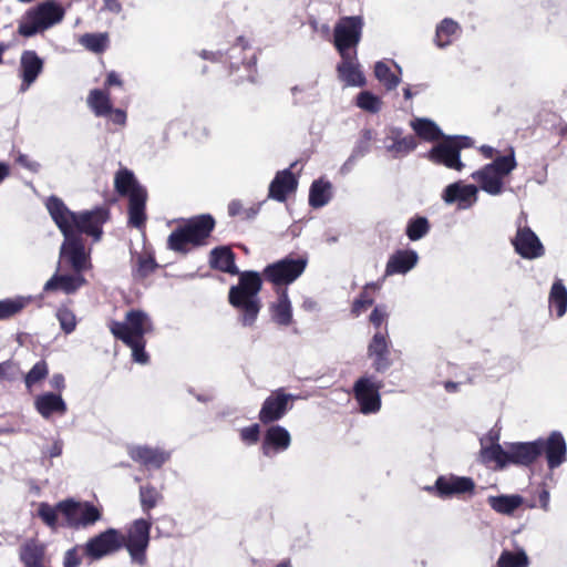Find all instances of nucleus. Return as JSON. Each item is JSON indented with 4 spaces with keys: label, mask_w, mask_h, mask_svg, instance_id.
I'll return each mask as SVG.
<instances>
[{
    "label": "nucleus",
    "mask_w": 567,
    "mask_h": 567,
    "mask_svg": "<svg viewBox=\"0 0 567 567\" xmlns=\"http://www.w3.org/2000/svg\"><path fill=\"white\" fill-rule=\"evenodd\" d=\"M212 268L226 274L237 275L238 284L228 291V302L237 310L238 321L243 327H254L261 310L259 292L262 278L254 270L239 271L235 264V254L229 247H216L210 251Z\"/></svg>",
    "instance_id": "1"
},
{
    "label": "nucleus",
    "mask_w": 567,
    "mask_h": 567,
    "mask_svg": "<svg viewBox=\"0 0 567 567\" xmlns=\"http://www.w3.org/2000/svg\"><path fill=\"white\" fill-rule=\"evenodd\" d=\"M45 207L60 229L62 235L85 234L99 241L103 235V226L109 221L111 212L106 206H96L91 210L72 212L64 202L58 196H50L45 202Z\"/></svg>",
    "instance_id": "2"
},
{
    "label": "nucleus",
    "mask_w": 567,
    "mask_h": 567,
    "mask_svg": "<svg viewBox=\"0 0 567 567\" xmlns=\"http://www.w3.org/2000/svg\"><path fill=\"white\" fill-rule=\"evenodd\" d=\"M109 328L115 339L121 340L132 350L135 362L142 364L148 362L150 357L145 351V334L153 330V326L144 311L132 309L126 312L124 322L112 320Z\"/></svg>",
    "instance_id": "3"
},
{
    "label": "nucleus",
    "mask_w": 567,
    "mask_h": 567,
    "mask_svg": "<svg viewBox=\"0 0 567 567\" xmlns=\"http://www.w3.org/2000/svg\"><path fill=\"white\" fill-rule=\"evenodd\" d=\"M215 226L216 220L210 214L194 216L171 233L167 238V248L175 252L187 254L189 246H205Z\"/></svg>",
    "instance_id": "4"
},
{
    "label": "nucleus",
    "mask_w": 567,
    "mask_h": 567,
    "mask_svg": "<svg viewBox=\"0 0 567 567\" xmlns=\"http://www.w3.org/2000/svg\"><path fill=\"white\" fill-rule=\"evenodd\" d=\"M65 11L61 4L47 0L25 11L18 25V33L31 38L61 22Z\"/></svg>",
    "instance_id": "5"
},
{
    "label": "nucleus",
    "mask_w": 567,
    "mask_h": 567,
    "mask_svg": "<svg viewBox=\"0 0 567 567\" xmlns=\"http://www.w3.org/2000/svg\"><path fill=\"white\" fill-rule=\"evenodd\" d=\"M517 166L514 150L509 154L497 156L489 164L472 174V178L477 182L481 189L489 195L496 196L504 192V178L508 176Z\"/></svg>",
    "instance_id": "6"
},
{
    "label": "nucleus",
    "mask_w": 567,
    "mask_h": 567,
    "mask_svg": "<svg viewBox=\"0 0 567 567\" xmlns=\"http://www.w3.org/2000/svg\"><path fill=\"white\" fill-rule=\"evenodd\" d=\"M58 509L64 519L61 526L70 529L87 528L102 518V511L90 502L68 498L58 503Z\"/></svg>",
    "instance_id": "7"
},
{
    "label": "nucleus",
    "mask_w": 567,
    "mask_h": 567,
    "mask_svg": "<svg viewBox=\"0 0 567 567\" xmlns=\"http://www.w3.org/2000/svg\"><path fill=\"white\" fill-rule=\"evenodd\" d=\"M307 259L302 257H285L278 261L267 265L262 274V281L271 284L276 289H287V286L295 282L305 271Z\"/></svg>",
    "instance_id": "8"
},
{
    "label": "nucleus",
    "mask_w": 567,
    "mask_h": 567,
    "mask_svg": "<svg viewBox=\"0 0 567 567\" xmlns=\"http://www.w3.org/2000/svg\"><path fill=\"white\" fill-rule=\"evenodd\" d=\"M151 522L138 518L128 526L125 534L121 532L122 548L128 551L132 563L138 566H144L147 563L146 551L151 539Z\"/></svg>",
    "instance_id": "9"
},
{
    "label": "nucleus",
    "mask_w": 567,
    "mask_h": 567,
    "mask_svg": "<svg viewBox=\"0 0 567 567\" xmlns=\"http://www.w3.org/2000/svg\"><path fill=\"white\" fill-rule=\"evenodd\" d=\"M472 141L467 136H443L442 141L434 145L426 157L436 165L462 171L464 164L461 162V150L470 147Z\"/></svg>",
    "instance_id": "10"
},
{
    "label": "nucleus",
    "mask_w": 567,
    "mask_h": 567,
    "mask_svg": "<svg viewBox=\"0 0 567 567\" xmlns=\"http://www.w3.org/2000/svg\"><path fill=\"white\" fill-rule=\"evenodd\" d=\"M363 19L360 16L342 17L333 29V44L339 54L358 53L362 38Z\"/></svg>",
    "instance_id": "11"
},
{
    "label": "nucleus",
    "mask_w": 567,
    "mask_h": 567,
    "mask_svg": "<svg viewBox=\"0 0 567 567\" xmlns=\"http://www.w3.org/2000/svg\"><path fill=\"white\" fill-rule=\"evenodd\" d=\"M424 489L442 499L464 498L475 494L476 484L472 477L451 474L439 476L433 486H426Z\"/></svg>",
    "instance_id": "12"
},
{
    "label": "nucleus",
    "mask_w": 567,
    "mask_h": 567,
    "mask_svg": "<svg viewBox=\"0 0 567 567\" xmlns=\"http://www.w3.org/2000/svg\"><path fill=\"white\" fill-rule=\"evenodd\" d=\"M60 258L68 262L72 270L82 274L91 267L90 254L85 250V240L80 235H63Z\"/></svg>",
    "instance_id": "13"
},
{
    "label": "nucleus",
    "mask_w": 567,
    "mask_h": 567,
    "mask_svg": "<svg viewBox=\"0 0 567 567\" xmlns=\"http://www.w3.org/2000/svg\"><path fill=\"white\" fill-rule=\"evenodd\" d=\"M295 396L279 388L267 396L261 405L258 419L261 424H274L281 420L292 408Z\"/></svg>",
    "instance_id": "14"
},
{
    "label": "nucleus",
    "mask_w": 567,
    "mask_h": 567,
    "mask_svg": "<svg viewBox=\"0 0 567 567\" xmlns=\"http://www.w3.org/2000/svg\"><path fill=\"white\" fill-rule=\"evenodd\" d=\"M121 530L107 528L104 532L91 537L84 545V555L91 560H100L105 556L115 554L122 549L120 543Z\"/></svg>",
    "instance_id": "15"
},
{
    "label": "nucleus",
    "mask_w": 567,
    "mask_h": 567,
    "mask_svg": "<svg viewBox=\"0 0 567 567\" xmlns=\"http://www.w3.org/2000/svg\"><path fill=\"white\" fill-rule=\"evenodd\" d=\"M381 383H375L369 377L359 378L353 384V396L357 400L360 412L373 414L381 409Z\"/></svg>",
    "instance_id": "16"
},
{
    "label": "nucleus",
    "mask_w": 567,
    "mask_h": 567,
    "mask_svg": "<svg viewBox=\"0 0 567 567\" xmlns=\"http://www.w3.org/2000/svg\"><path fill=\"white\" fill-rule=\"evenodd\" d=\"M539 446V456L545 454L549 470L559 467L567 460V444L563 434L553 431L546 439L536 440Z\"/></svg>",
    "instance_id": "17"
},
{
    "label": "nucleus",
    "mask_w": 567,
    "mask_h": 567,
    "mask_svg": "<svg viewBox=\"0 0 567 567\" xmlns=\"http://www.w3.org/2000/svg\"><path fill=\"white\" fill-rule=\"evenodd\" d=\"M515 251L524 259H536L545 254V248L537 235L528 227H518L512 239Z\"/></svg>",
    "instance_id": "18"
},
{
    "label": "nucleus",
    "mask_w": 567,
    "mask_h": 567,
    "mask_svg": "<svg viewBox=\"0 0 567 567\" xmlns=\"http://www.w3.org/2000/svg\"><path fill=\"white\" fill-rule=\"evenodd\" d=\"M261 442V453L265 456H272L289 449L291 435L289 431L278 424H268Z\"/></svg>",
    "instance_id": "19"
},
{
    "label": "nucleus",
    "mask_w": 567,
    "mask_h": 567,
    "mask_svg": "<svg viewBox=\"0 0 567 567\" xmlns=\"http://www.w3.org/2000/svg\"><path fill=\"white\" fill-rule=\"evenodd\" d=\"M417 146L413 135H403L400 127H390L384 138V148L393 157L400 158L413 152Z\"/></svg>",
    "instance_id": "20"
},
{
    "label": "nucleus",
    "mask_w": 567,
    "mask_h": 567,
    "mask_svg": "<svg viewBox=\"0 0 567 567\" xmlns=\"http://www.w3.org/2000/svg\"><path fill=\"white\" fill-rule=\"evenodd\" d=\"M297 163H292L289 168L279 171L271 181L268 189V197L277 202H286L289 194L295 193L298 187V179L291 172Z\"/></svg>",
    "instance_id": "21"
},
{
    "label": "nucleus",
    "mask_w": 567,
    "mask_h": 567,
    "mask_svg": "<svg viewBox=\"0 0 567 567\" xmlns=\"http://www.w3.org/2000/svg\"><path fill=\"white\" fill-rule=\"evenodd\" d=\"M44 69V61L33 50H25L20 56V78L21 90H28L42 73Z\"/></svg>",
    "instance_id": "22"
},
{
    "label": "nucleus",
    "mask_w": 567,
    "mask_h": 567,
    "mask_svg": "<svg viewBox=\"0 0 567 567\" xmlns=\"http://www.w3.org/2000/svg\"><path fill=\"white\" fill-rule=\"evenodd\" d=\"M341 62L337 65L338 76L347 85L362 86L365 84L363 73L360 71L358 62V53L351 52L340 54Z\"/></svg>",
    "instance_id": "23"
},
{
    "label": "nucleus",
    "mask_w": 567,
    "mask_h": 567,
    "mask_svg": "<svg viewBox=\"0 0 567 567\" xmlns=\"http://www.w3.org/2000/svg\"><path fill=\"white\" fill-rule=\"evenodd\" d=\"M539 457L537 441L515 442L508 444V464L530 466Z\"/></svg>",
    "instance_id": "24"
},
{
    "label": "nucleus",
    "mask_w": 567,
    "mask_h": 567,
    "mask_svg": "<svg viewBox=\"0 0 567 567\" xmlns=\"http://www.w3.org/2000/svg\"><path fill=\"white\" fill-rule=\"evenodd\" d=\"M417 260L419 256L415 250L399 249L389 257L384 275L386 277L399 274L404 275L416 266Z\"/></svg>",
    "instance_id": "25"
},
{
    "label": "nucleus",
    "mask_w": 567,
    "mask_h": 567,
    "mask_svg": "<svg viewBox=\"0 0 567 567\" xmlns=\"http://www.w3.org/2000/svg\"><path fill=\"white\" fill-rule=\"evenodd\" d=\"M86 285V279L82 274L60 275L54 274L44 285L43 292L62 291L65 295L76 292Z\"/></svg>",
    "instance_id": "26"
},
{
    "label": "nucleus",
    "mask_w": 567,
    "mask_h": 567,
    "mask_svg": "<svg viewBox=\"0 0 567 567\" xmlns=\"http://www.w3.org/2000/svg\"><path fill=\"white\" fill-rule=\"evenodd\" d=\"M34 408L43 419H50L53 414L64 415L68 411L65 401L60 394L45 392L34 399Z\"/></svg>",
    "instance_id": "27"
},
{
    "label": "nucleus",
    "mask_w": 567,
    "mask_h": 567,
    "mask_svg": "<svg viewBox=\"0 0 567 567\" xmlns=\"http://www.w3.org/2000/svg\"><path fill=\"white\" fill-rule=\"evenodd\" d=\"M128 455L134 462L148 468H159L169 458L168 453L148 446H134Z\"/></svg>",
    "instance_id": "28"
},
{
    "label": "nucleus",
    "mask_w": 567,
    "mask_h": 567,
    "mask_svg": "<svg viewBox=\"0 0 567 567\" xmlns=\"http://www.w3.org/2000/svg\"><path fill=\"white\" fill-rule=\"evenodd\" d=\"M278 299L270 308V316L274 322L288 327L292 323V308L287 289H276Z\"/></svg>",
    "instance_id": "29"
},
{
    "label": "nucleus",
    "mask_w": 567,
    "mask_h": 567,
    "mask_svg": "<svg viewBox=\"0 0 567 567\" xmlns=\"http://www.w3.org/2000/svg\"><path fill=\"white\" fill-rule=\"evenodd\" d=\"M147 193L135 192L128 199V225L142 229L146 224Z\"/></svg>",
    "instance_id": "30"
},
{
    "label": "nucleus",
    "mask_w": 567,
    "mask_h": 567,
    "mask_svg": "<svg viewBox=\"0 0 567 567\" xmlns=\"http://www.w3.org/2000/svg\"><path fill=\"white\" fill-rule=\"evenodd\" d=\"M114 187L120 196L128 197V199L137 190L143 194L147 193L146 189L140 185L134 173L127 168H120L115 173Z\"/></svg>",
    "instance_id": "31"
},
{
    "label": "nucleus",
    "mask_w": 567,
    "mask_h": 567,
    "mask_svg": "<svg viewBox=\"0 0 567 567\" xmlns=\"http://www.w3.org/2000/svg\"><path fill=\"white\" fill-rule=\"evenodd\" d=\"M477 188L475 185H460L454 183L449 185L443 194V199L449 203L458 202L461 204L471 205L476 200Z\"/></svg>",
    "instance_id": "32"
},
{
    "label": "nucleus",
    "mask_w": 567,
    "mask_h": 567,
    "mask_svg": "<svg viewBox=\"0 0 567 567\" xmlns=\"http://www.w3.org/2000/svg\"><path fill=\"white\" fill-rule=\"evenodd\" d=\"M86 103L97 117H106L113 105L110 91L103 89L91 90L86 97Z\"/></svg>",
    "instance_id": "33"
},
{
    "label": "nucleus",
    "mask_w": 567,
    "mask_h": 567,
    "mask_svg": "<svg viewBox=\"0 0 567 567\" xmlns=\"http://www.w3.org/2000/svg\"><path fill=\"white\" fill-rule=\"evenodd\" d=\"M32 296H17L0 300V321H6L19 316L31 302Z\"/></svg>",
    "instance_id": "34"
},
{
    "label": "nucleus",
    "mask_w": 567,
    "mask_h": 567,
    "mask_svg": "<svg viewBox=\"0 0 567 567\" xmlns=\"http://www.w3.org/2000/svg\"><path fill=\"white\" fill-rule=\"evenodd\" d=\"M19 556L24 567H43L45 548L42 544L28 542L21 546Z\"/></svg>",
    "instance_id": "35"
},
{
    "label": "nucleus",
    "mask_w": 567,
    "mask_h": 567,
    "mask_svg": "<svg viewBox=\"0 0 567 567\" xmlns=\"http://www.w3.org/2000/svg\"><path fill=\"white\" fill-rule=\"evenodd\" d=\"M487 503L493 511L503 515H512L517 508L524 504L520 495H498L489 496Z\"/></svg>",
    "instance_id": "36"
},
{
    "label": "nucleus",
    "mask_w": 567,
    "mask_h": 567,
    "mask_svg": "<svg viewBox=\"0 0 567 567\" xmlns=\"http://www.w3.org/2000/svg\"><path fill=\"white\" fill-rule=\"evenodd\" d=\"M482 463L495 464L497 468H504L508 465V445L503 449L498 443L489 446H483L480 452Z\"/></svg>",
    "instance_id": "37"
},
{
    "label": "nucleus",
    "mask_w": 567,
    "mask_h": 567,
    "mask_svg": "<svg viewBox=\"0 0 567 567\" xmlns=\"http://www.w3.org/2000/svg\"><path fill=\"white\" fill-rule=\"evenodd\" d=\"M331 198V183L322 178L315 181L309 190V205L319 208L329 203Z\"/></svg>",
    "instance_id": "38"
},
{
    "label": "nucleus",
    "mask_w": 567,
    "mask_h": 567,
    "mask_svg": "<svg viewBox=\"0 0 567 567\" xmlns=\"http://www.w3.org/2000/svg\"><path fill=\"white\" fill-rule=\"evenodd\" d=\"M549 307L556 310L558 318L567 311V289L561 279H557L551 285L548 298Z\"/></svg>",
    "instance_id": "39"
},
{
    "label": "nucleus",
    "mask_w": 567,
    "mask_h": 567,
    "mask_svg": "<svg viewBox=\"0 0 567 567\" xmlns=\"http://www.w3.org/2000/svg\"><path fill=\"white\" fill-rule=\"evenodd\" d=\"M411 126L415 134L424 141L435 142L443 137L440 127L431 120L416 118L411 122Z\"/></svg>",
    "instance_id": "40"
},
{
    "label": "nucleus",
    "mask_w": 567,
    "mask_h": 567,
    "mask_svg": "<svg viewBox=\"0 0 567 567\" xmlns=\"http://www.w3.org/2000/svg\"><path fill=\"white\" fill-rule=\"evenodd\" d=\"M460 31V25L452 19H444L436 27L435 42L437 47L444 48L452 43L453 38Z\"/></svg>",
    "instance_id": "41"
},
{
    "label": "nucleus",
    "mask_w": 567,
    "mask_h": 567,
    "mask_svg": "<svg viewBox=\"0 0 567 567\" xmlns=\"http://www.w3.org/2000/svg\"><path fill=\"white\" fill-rule=\"evenodd\" d=\"M162 501L163 494L152 484H145L140 487L141 507L145 514H150Z\"/></svg>",
    "instance_id": "42"
},
{
    "label": "nucleus",
    "mask_w": 567,
    "mask_h": 567,
    "mask_svg": "<svg viewBox=\"0 0 567 567\" xmlns=\"http://www.w3.org/2000/svg\"><path fill=\"white\" fill-rule=\"evenodd\" d=\"M380 289V285L378 282H369L363 287V290L360 292L358 298H355L351 306V313L354 317H359L363 311L370 308L374 299L370 295L369 290H378Z\"/></svg>",
    "instance_id": "43"
},
{
    "label": "nucleus",
    "mask_w": 567,
    "mask_h": 567,
    "mask_svg": "<svg viewBox=\"0 0 567 567\" xmlns=\"http://www.w3.org/2000/svg\"><path fill=\"white\" fill-rule=\"evenodd\" d=\"M230 74H233L235 71H244L243 75H239L237 79L234 80L235 84L243 83L244 81L248 82H255L256 78V58L252 55L249 60L244 59L239 64L238 63H230Z\"/></svg>",
    "instance_id": "44"
},
{
    "label": "nucleus",
    "mask_w": 567,
    "mask_h": 567,
    "mask_svg": "<svg viewBox=\"0 0 567 567\" xmlns=\"http://www.w3.org/2000/svg\"><path fill=\"white\" fill-rule=\"evenodd\" d=\"M430 231V223L426 217L415 216L408 221L405 234L410 240L416 241Z\"/></svg>",
    "instance_id": "45"
},
{
    "label": "nucleus",
    "mask_w": 567,
    "mask_h": 567,
    "mask_svg": "<svg viewBox=\"0 0 567 567\" xmlns=\"http://www.w3.org/2000/svg\"><path fill=\"white\" fill-rule=\"evenodd\" d=\"M55 317L60 323L61 330L65 334H70L75 331L78 319L74 311L68 305H61L56 309Z\"/></svg>",
    "instance_id": "46"
},
{
    "label": "nucleus",
    "mask_w": 567,
    "mask_h": 567,
    "mask_svg": "<svg viewBox=\"0 0 567 567\" xmlns=\"http://www.w3.org/2000/svg\"><path fill=\"white\" fill-rule=\"evenodd\" d=\"M260 206L261 204L258 203L246 208L244 207L241 200L233 199L228 204V215L230 217H239L241 220H250L258 215Z\"/></svg>",
    "instance_id": "47"
},
{
    "label": "nucleus",
    "mask_w": 567,
    "mask_h": 567,
    "mask_svg": "<svg viewBox=\"0 0 567 567\" xmlns=\"http://www.w3.org/2000/svg\"><path fill=\"white\" fill-rule=\"evenodd\" d=\"M158 268L154 256L148 252L140 254L136 257V267L134 269V277L145 279Z\"/></svg>",
    "instance_id": "48"
},
{
    "label": "nucleus",
    "mask_w": 567,
    "mask_h": 567,
    "mask_svg": "<svg viewBox=\"0 0 567 567\" xmlns=\"http://www.w3.org/2000/svg\"><path fill=\"white\" fill-rule=\"evenodd\" d=\"M374 75L386 90H393L400 83V79L391 71L389 65L381 61L375 63Z\"/></svg>",
    "instance_id": "49"
},
{
    "label": "nucleus",
    "mask_w": 567,
    "mask_h": 567,
    "mask_svg": "<svg viewBox=\"0 0 567 567\" xmlns=\"http://www.w3.org/2000/svg\"><path fill=\"white\" fill-rule=\"evenodd\" d=\"M81 43L94 53H102L107 48L109 38L103 33H85L81 38Z\"/></svg>",
    "instance_id": "50"
},
{
    "label": "nucleus",
    "mask_w": 567,
    "mask_h": 567,
    "mask_svg": "<svg viewBox=\"0 0 567 567\" xmlns=\"http://www.w3.org/2000/svg\"><path fill=\"white\" fill-rule=\"evenodd\" d=\"M497 567H528V558L524 551L504 550L497 560Z\"/></svg>",
    "instance_id": "51"
},
{
    "label": "nucleus",
    "mask_w": 567,
    "mask_h": 567,
    "mask_svg": "<svg viewBox=\"0 0 567 567\" xmlns=\"http://www.w3.org/2000/svg\"><path fill=\"white\" fill-rule=\"evenodd\" d=\"M390 347L391 341L388 336V330L377 331L368 346V355L371 358L375 354H381V352L389 350Z\"/></svg>",
    "instance_id": "52"
},
{
    "label": "nucleus",
    "mask_w": 567,
    "mask_h": 567,
    "mask_svg": "<svg viewBox=\"0 0 567 567\" xmlns=\"http://www.w3.org/2000/svg\"><path fill=\"white\" fill-rule=\"evenodd\" d=\"M49 374V367L45 360L38 361L24 377V383L31 389L38 382L44 380Z\"/></svg>",
    "instance_id": "53"
},
{
    "label": "nucleus",
    "mask_w": 567,
    "mask_h": 567,
    "mask_svg": "<svg viewBox=\"0 0 567 567\" xmlns=\"http://www.w3.org/2000/svg\"><path fill=\"white\" fill-rule=\"evenodd\" d=\"M58 514H60L58 509V503L55 506H51L48 503H41L38 508V516L41 520L51 529H56L61 524L58 522Z\"/></svg>",
    "instance_id": "54"
},
{
    "label": "nucleus",
    "mask_w": 567,
    "mask_h": 567,
    "mask_svg": "<svg viewBox=\"0 0 567 567\" xmlns=\"http://www.w3.org/2000/svg\"><path fill=\"white\" fill-rule=\"evenodd\" d=\"M357 105L370 113H377L381 110L382 101L371 92L362 91L357 95Z\"/></svg>",
    "instance_id": "55"
},
{
    "label": "nucleus",
    "mask_w": 567,
    "mask_h": 567,
    "mask_svg": "<svg viewBox=\"0 0 567 567\" xmlns=\"http://www.w3.org/2000/svg\"><path fill=\"white\" fill-rule=\"evenodd\" d=\"M374 138V132L371 128H363L360 132L359 141L355 145L354 153L357 155H364L370 151L371 142Z\"/></svg>",
    "instance_id": "56"
},
{
    "label": "nucleus",
    "mask_w": 567,
    "mask_h": 567,
    "mask_svg": "<svg viewBox=\"0 0 567 567\" xmlns=\"http://www.w3.org/2000/svg\"><path fill=\"white\" fill-rule=\"evenodd\" d=\"M240 440L247 445L256 444L260 439V425L258 423L243 427L239 431Z\"/></svg>",
    "instance_id": "57"
},
{
    "label": "nucleus",
    "mask_w": 567,
    "mask_h": 567,
    "mask_svg": "<svg viewBox=\"0 0 567 567\" xmlns=\"http://www.w3.org/2000/svg\"><path fill=\"white\" fill-rule=\"evenodd\" d=\"M549 492L546 488V485L543 484L537 487V489L535 491V499L530 504H528L527 507L534 508L536 506H539L542 509L547 512L549 509Z\"/></svg>",
    "instance_id": "58"
},
{
    "label": "nucleus",
    "mask_w": 567,
    "mask_h": 567,
    "mask_svg": "<svg viewBox=\"0 0 567 567\" xmlns=\"http://www.w3.org/2000/svg\"><path fill=\"white\" fill-rule=\"evenodd\" d=\"M19 365L11 361L0 363V381H13L19 374Z\"/></svg>",
    "instance_id": "59"
},
{
    "label": "nucleus",
    "mask_w": 567,
    "mask_h": 567,
    "mask_svg": "<svg viewBox=\"0 0 567 567\" xmlns=\"http://www.w3.org/2000/svg\"><path fill=\"white\" fill-rule=\"evenodd\" d=\"M390 349L381 352V354H375L371 357L373 359L372 367L377 372H385L391 365L392 361L390 359Z\"/></svg>",
    "instance_id": "60"
},
{
    "label": "nucleus",
    "mask_w": 567,
    "mask_h": 567,
    "mask_svg": "<svg viewBox=\"0 0 567 567\" xmlns=\"http://www.w3.org/2000/svg\"><path fill=\"white\" fill-rule=\"evenodd\" d=\"M386 319L388 312L383 306H377L369 316L370 323L378 330L386 321Z\"/></svg>",
    "instance_id": "61"
},
{
    "label": "nucleus",
    "mask_w": 567,
    "mask_h": 567,
    "mask_svg": "<svg viewBox=\"0 0 567 567\" xmlns=\"http://www.w3.org/2000/svg\"><path fill=\"white\" fill-rule=\"evenodd\" d=\"M82 564V557L79 554L78 546L68 549L63 557V567H79Z\"/></svg>",
    "instance_id": "62"
},
{
    "label": "nucleus",
    "mask_w": 567,
    "mask_h": 567,
    "mask_svg": "<svg viewBox=\"0 0 567 567\" xmlns=\"http://www.w3.org/2000/svg\"><path fill=\"white\" fill-rule=\"evenodd\" d=\"M110 120L117 125H124L126 122V112L121 109H113L111 106V112L106 115Z\"/></svg>",
    "instance_id": "63"
},
{
    "label": "nucleus",
    "mask_w": 567,
    "mask_h": 567,
    "mask_svg": "<svg viewBox=\"0 0 567 567\" xmlns=\"http://www.w3.org/2000/svg\"><path fill=\"white\" fill-rule=\"evenodd\" d=\"M112 86H123V81L115 71H111L107 73L103 90L110 91Z\"/></svg>",
    "instance_id": "64"
}]
</instances>
